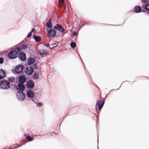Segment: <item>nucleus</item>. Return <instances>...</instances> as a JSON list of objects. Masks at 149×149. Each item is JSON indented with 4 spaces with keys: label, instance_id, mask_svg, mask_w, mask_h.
<instances>
[{
    "label": "nucleus",
    "instance_id": "17",
    "mask_svg": "<svg viewBox=\"0 0 149 149\" xmlns=\"http://www.w3.org/2000/svg\"><path fill=\"white\" fill-rule=\"evenodd\" d=\"M18 86L19 89L22 91H23L25 88L24 85L22 83H19L18 84Z\"/></svg>",
    "mask_w": 149,
    "mask_h": 149
},
{
    "label": "nucleus",
    "instance_id": "2",
    "mask_svg": "<svg viewBox=\"0 0 149 149\" xmlns=\"http://www.w3.org/2000/svg\"><path fill=\"white\" fill-rule=\"evenodd\" d=\"M105 100H104L103 101L102 100L97 101L96 104L95 109L97 112H100V111L102 109L104 104Z\"/></svg>",
    "mask_w": 149,
    "mask_h": 149
},
{
    "label": "nucleus",
    "instance_id": "9",
    "mask_svg": "<svg viewBox=\"0 0 149 149\" xmlns=\"http://www.w3.org/2000/svg\"><path fill=\"white\" fill-rule=\"evenodd\" d=\"M26 86L29 89L33 88L34 86V83L33 81L31 80H30L26 82Z\"/></svg>",
    "mask_w": 149,
    "mask_h": 149
},
{
    "label": "nucleus",
    "instance_id": "22",
    "mask_svg": "<svg viewBox=\"0 0 149 149\" xmlns=\"http://www.w3.org/2000/svg\"><path fill=\"white\" fill-rule=\"evenodd\" d=\"M25 136H26V139L29 141H31L33 140V139L32 138L29 136L28 134H27V135H25Z\"/></svg>",
    "mask_w": 149,
    "mask_h": 149
},
{
    "label": "nucleus",
    "instance_id": "10",
    "mask_svg": "<svg viewBox=\"0 0 149 149\" xmlns=\"http://www.w3.org/2000/svg\"><path fill=\"white\" fill-rule=\"evenodd\" d=\"M33 72V68L32 67H27L26 70V73L27 74H31Z\"/></svg>",
    "mask_w": 149,
    "mask_h": 149
},
{
    "label": "nucleus",
    "instance_id": "29",
    "mask_svg": "<svg viewBox=\"0 0 149 149\" xmlns=\"http://www.w3.org/2000/svg\"><path fill=\"white\" fill-rule=\"evenodd\" d=\"M59 3L63 4L64 2V0H58Z\"/></svg>",
    "mask_w": 149,
    "mask_h": 149
},
{
    "label": "nucleus",
    "instance_id": "32",
    "mask_svg": "<svg viewBox=\"0 0 149 149\" xmlns=\"http://www.w3.org/2000/svg\"><path fill=\"white\" fill-rule=\"evenodd\" d=\"M3 61V59L2 58H0V63H2Z\"/></svg>",
    "mask_w": 149,
    "mask_h": 149
},
{
    "label": "nucleus",
    "instance_id": "34",
    "mask_svg": "<svg viewBox=\"0 0 149 149\" xmlns=\"http://www.w3.org/2000/svg\"><path fill=\"white\" fill-rule=\"evenodd\" d=\"M36 31V29H32L31 31V32H34Z\"/></svg>",
    "mask_w": 149,
    "mask_h": 149
},
{
    "label": "nucleus",
    "instance_id": "26",
    "mask_svg": "<svg viewBox=\"0 0 149 149\" xmlns=\"http://www.w3.org/2000/svg\"><path fill=\"white\" fill-rule=\"evenodd\" d=\"M26 44H24L21 45V48L23 50H24L26 48Z\"/></svg>",
    "mask_w": 149,
    "mask_h": 149
},
{
    "label": "nucleus",
    "instance_id": "4",
    "mask_svg": "<svg viewBox=\"0 0 149 149\" xmlns=\"http://www.w3.org/2000/svg\"><path fill=\"white\" fill-rule=\"evenodd\" d=\"M16 95L18 100L21 101H23L25 98V95L21 91H18L16 93Z\"/></svg>",
    "mask_w": 149,
    "mask_h": 149
},
{
    "label": "nucleus",
    "instance_id": "5",
    "mask_svg": "<svg viewBox=\"0 0 149 149\" xmlns=\"http://www.w3.org/2000/svg\"><path fill=\"white\" fill-rule=\"evenodd\" d=\"M56 32L55 30L53 29H50L47 31V35L50 38H53L56 36Z\"/></svg>",
    "mask_w": 149,
    "mask_h": 149
},
{
    "label": "nucleus",
    "instance_id": "19",
    "mask_svg": "<svg viewBox=\"0 0 149 149\" xmlns=\"http://www.w3.org/2000/svg\"><path fill=\"white\" fill-rule=\"evenodd\" d=\"M148 0H141V1L142 3V6L143 7H144L145 4L148 3H147L148 2Z\"/></svg>",
    "mask_w": 149,
    "mask_h": 149
},
{
    "label": "nucleus",
    "instance_id": "38",
    "mask_svg": "<svg viewBox=\"0 0 149 149\" xmlns=\"http://www.w3.org/2000/svg\"><path fill=\"white\" fill-rule=\"evenodd\" d=\"M45 45H47V44H45Z\"/></svg>",
    "mask_w": 149,
    "mask_h": 149
},
{
    "label": "nucleus",
    "instance_id": "33",
    "mask_svg": "<svg viewBox=\"0 0 149 149\" xmlns=\"http://www.w3.org/2000/svg\"><path fill=\"white\" fill-rule=\"evenodd\" d=\"M78 34V33L76 31H74L73 32V35L74 36H75L77 35Z\"/></svg>",
    "mask_w": 149,
    "mask_h": 149
},
{
    "label": "nucleus",
    "instance_id": "30",
    "mask_svg": "<svg viewBox=\"0 0 149 149\" xmlns=\"http://www.w3.org/2000/svg\"><path fill=\"white\" fill-rule=\"evenodd\" d=\"M21 47L20 48V47H17L16 49L17 52H19L21 50Z\"/></svg>",
    "mask_w": 149,
    "mask_h": 149
},
{
    "label": "nucleus",
    "instance_id": "3",
    "mask_svg": "<svg viewBox=\"0 0 149 149\" xmlns=\"http://www.w3.org/2000/svg\"><path fill=\"white\" fill-rule=\"evenodd\" d=\"M18 56V53L15 50L11 51L8 54V56L10 59H14L16 58Z\"/></svg>",
    "mask_w": 149,
    "mask_h": 149
},
{
    "label": "nucleus",
    "instance_id": "39",
    "mask_svg": "<svg viewBox=\"0 0 149 149\" xmlns=\"http://www.w3.org/2000/svg\"><path fill=\"white\" fill-rule=\"evenodd\" d=\"M113 90H111V91H112Z\"/></svg>",
    "mask_w": 149,
    "mask_h": 149
},
{
    "label": "nucleus",
    "instance_id": "11",
    "mask_svg": "<svg viewBox=\"0 0 149 149\" xmlns=\"http://www.w3.org/2000/svg\"><path fill=\"white\" fill-rule=\"evenodd\" d=\"M53 26V24L52 22V19L50 18L49 19L47 18V28H51Z\"/></svg>",
    "mask_w": 149,
    "mask_h": 149
},
{
    "label": "nucleus",
    "instance_id": "1",
    "mask_svg": "<svg viewBox=\"0 0 149 149\" xmlns=\"http://www.w3.org/2000/svg\"><path fill=\"white\" fill-rule=\"evenodd\" d=\"M10 87V83L7 81L3 80L0 83V87L3 89H7L9 88Z\"/></svg>",
    "mask_w": 149,
    "mask_h": 149
},
{
    "label": "nucleus",
    "instance_id": "36",
    "mask_svg": "<svg viewBox=\"0 0 149 149\" xmlns=\"http://www.w3.org/2000/svg\"><path fill=\"white\" fill-rule=\"evenodd\" d=\"M97 141L98 142V135H97Z\"/></svg>",
    "mask_w": 149,
    "mask_h": 149
},
{
    "label": "nucleus",
    "instance_id": "13",
    "mask_svg": "<svg viewBox=\"0 0 149 149\" xmlns=\"http://www.w3.org/2000/svg\"><path fill=\"white\" fill-rule=\"evenodd\" d=\"M19 80L20 83H23L26 81V79L23 76H20L19 77Z\"/></svg>",
    "mask_w": 149,
    "mask_h": 149
},
{
    "label": "nucleus",
    "instance_id": "15",
    "mask_svg": "<svg viewBox=\"0 0 149 149\" xmlns=\"http://www.w3.org/2000/svg\"><path fill=\"white\" fill-rule=\"evenodd\" d=\"M134 12L136 13H139L141 12V7L139 6H136L134 8Z\"/></svg>",
    "mask_w": 149,
    "mask_h": 149
},
{
    "label": "nucleus",
    "instance_id": "18",
    "mask_svg": "<svg viewBox=\"0 0 149 149\" xmlns=\"http://www.w3.org/2000/svg\"><path fill=\"white\" fill-rule=\"evenodd\" d=\"M39 52L41 55H44L47 53L46 50L43 49H40L39 50Z\"/></svg>",
    "mask_w": 149,
    "mask_h": 149
},
{
    "label": "nucleus",
    "instance_id": "27",
    "mask_svg": "<svg viewBox=\"0 0 149 149\" xmlns=\"http://www.w3.org/2000/svg\"><path fill=\"white\" fill-rule=\"evenodd\" d=\"M36 104L39 107H41L42 106V104L41 102H37Z\"/></svg>",
    "mask_w": 149,
    "mask_h": 149
},
{
    "label": "nucleus",
    "instance_id": "12",
    "mask_svg": "<svg viewBox=\"0 0 149 149\" xmlns=\"http://www.w3.org/2000/svg\"><path fill=\"white\" fill-rule=\"evenodd\" d=\"M6 75V72L2 69H0V80L5 77Z\"/></svg>",
    "mask_w": 149,
    "mask_h": 149
},
{
    "label": "nucleus",
    "instance_id": "25",
    "mask_svg": "<svg viewBox=\"0 0 149 149\" xmlns=\"http://www.w3.org/2000/svg\"><path fill=\"white\" fill-rule=\"evenodd\" d=\"M70 46L72 48H74L76 46V44L74 42H72L70 44Z\"/></svg>",
    "mask_w": 149,
    "mask_h": 149
},
{
    "label": "nucleus",
    "instance_id": "16",
    "mask_svg": "<svg viewBox=\"0 0 149 149\" xmlns=\"http://www.w3.org/2000/svg\"><path fill=\"white\" fill-rule=\"evenodd\" d=\"M28 96L30 97H33L34 96V93L31 90H29L27 92Z\"/></svg>",
    "mask_w": 149,
    "mask_h": 149
},
{
    "label": "nucleus",
    "instance_id": "7",
    "mask_svg": "<svg viewBox=\"0 0 149 149\" xmlns=\"http://www.w3.org/2000/svg\"><path fill=\"white\" fill-rule=\"evenodd\" d=\"M23 68L24 66L23 65H19L16 67L15 69V71L17 73H20L23 71Z\"/></svg>",
    "mask_w": 149,
    "mask_h": 149
},
{
    "label": "nucleus",
    "instance_id": "6",
    "mask_svg": "<svg viewBox=\"0 0 149 149\" xmlns=\"http://www.w3.org/2000/svg\"><path fill=\"white\" fill-rule=\"evenodd\" d=\"M54 29L58 30L62 33L65 30V29L63 28V26L61 25L58 24H57L54 26Z\"/></svg>",
    "mask_w": 149,
    "mask_h": 149
},
{
    "label": "nucleus",
    "instance_id": "20",
    "mask_svg": "<svg viewBox=\"0 0 149 149\" xmlns=\"http://www.w3.org/2000/svg\"><path fill=\"white\" fill-rule=\"evenodd\" d=\"M144 9L147 11H149V5L148 3L145 4L144 7Z\"/></svg>",
    "mask_w": 149,
    "mask_h": 149
},
{
    "label": "nucleus",
    "instance_id": "23",
    "mask_svg": "<svg viewBox=\"0 0 149 149\" xmlns=\"http://www.w3.org/2000/svg\"><path fill=\"white\" fill-rule=\"evenodd\" d=\"M39 75L38 73H36L33 74V78L35 79H37L39 78Z\"/></svg>",
    "mask_w": 149,
    "mask_h": 149
},
{
    "label": "nucleus",
    "instance_id": "8",
    "mask_svg": "<svg viewBox=\"0 0 149 149\" xmlns=\"http://www.w3.org/2000/svg\"><path fill=\"white\" fill-rule=\"evenodd\" d=\"M18 57L21 61H24L26 59V54L24 52H21L19 53Z\"/></svg>",
    "mask_w": 149,
    "mask_h": 149
},
{
    "label": "nucleus",
    "instance_id": "37",
    "mask_svg": "<svg viewBox=\"0 0 149 149\" xmlns=\"http://www.w3.org/2000/svg\"><path fill=\"white\" fill-rule=\"evenodd\" d=\"M15 146V148H17V147H19V146Z\"/></svg>",
    "mask_w": 149,
    "mask_h": 149
},
{
    "label": "nucleus",
    "instance_id": "21",
    "mask_svg": "<svg viewBox=\"0 0 149 149\" xmlns=\"http://www.w3.org/2000/svg\"><path fill=\"white\" fill-rule=\"evenodd\" d=\"M34 38L36 41H39L41 40L40 38L37 36H34Z\"/></svg>",
    "mask_w": 149,
    "mask_h": 149
},
{
    "label": "nucleus",
    "instance_id": "31",
    "mask_svg": "<svg viewBox=\"0 0 149 149\" xmlns=\"http://www.w3.org/2000/svg\"><path fill=\"white\" fill-rule=\"evenodd\" d=\"M32 35V32H30L27 35V37H30Z\"/></svg>",
    "mask_w": 149,
    "mask_h": 149
},
{
    "label": "nucleus",
    "instance_id": "24",
    "mask_svg": "<svg viewBox=\"0 0 149 149\" xmlns=\"http://www.w3.org/2000/svg\"><path fill=\"white\" fill-rule=\"evenodd\" d=\"M14 79V77H10L8 78V80L10 82H13Z\"/></svg>",
    "mask_w": 149,
    "mask_h": 149
},
{
    "label": "nucleus",
    "instance_id": "35",
    "mask_svg": "<svg viewBox=\"0 0 149 149\" xmlns=\"http://www.w3.org/2000/svg\"><path fill=\"white\" fill-rule=\"evenodd\" d=\"M50 47L49 44L48 43H47V47Z\"/></svg>",
    "mask_w": 149,
    "mask_h": 149
},
{
    "label": "nucleus",
    "instance_id": "28",
    "mask_svg": "<svg viewBox=\"0 0 149 149\" xmlns=\"http://www.w3.org/2000/svg\"><path fill=\"white\" fill-rule=\"evenodd\" d=\"M33 68H34V69H37L38 68V66H37V65L36 64H34L33 65V67H32Z\"/></svg>",
    "mask_w": 149,
    "mask_h": 149
},
{
    "label": "nucleus",
    "instance_id": "14",
    "mask_svg": "<svg viewBox=\"0 0 149 149\" xmlns=\"http://www.w3.org/2000/svg\"><path fill=\"white\" fill-rule=\"evenodd\" d=\"M35 59L32 58L30 57L28 60L27 63L29 65L32 64L35 62Z\"/></svg>",
    "mask_w": 149,
    "mask_h": 149
}]
</instances>
